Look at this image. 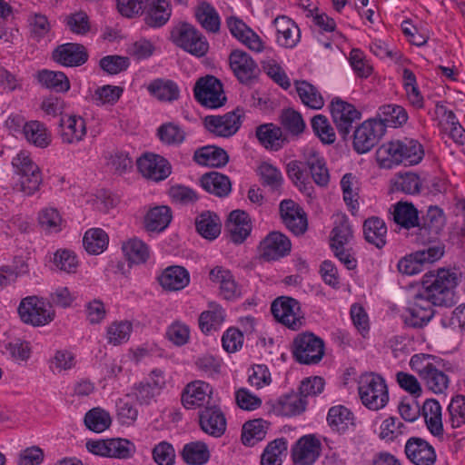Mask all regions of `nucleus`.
<instances>
[{"label":"nucleus","mask_w":465,"mask_h":465,"mask_svg":"<svg viewBox=\"0 0 465 465\" xmlns=\"http://www.w3.org/2000/svg\"><path fill=\"white\" fill-rule=\"evenodd\" d=\"M458 283L459 276L455 271L441 268L423 275L419 294L433 306L451 307L456 303Z\"/></svg>","instance_id":"obj_1"},{"label":"nucleus","mask_w":465,"mask_h":465,"mask_svg":"<svg viewBox=\"0 0 465 465\" xmlns=\"http://www.w3.org/2000/svg\"><path fill=\"white\" fill-rule=\"evenodd\" d=\"M422 144L415 139L404 138L383 143L380 147V168L392 169L401 163L419 164L424 157Z\"/></svg>","instance_id":"obj_2"},{"label":"nucleus","mask_w":465,"mask_h":465,"mask_svg":"<svg viewBox=\"0 0 465 465\" xmlns=\"http://www.w3.org/2000/svg\"><path fill=\"white\" fill-rule=\"evenodd\" d=\"M410 366L430 391L442 394L449 388L450 380L443 370L442 359L430 354H414L411 358Z\"/></svg>","instance_id":"obj_3"},{"label":"nucleus","mask_w":465,"mask_h":465,"mask_svg":"<svg viewBox=\"0 0 465 465\" xmlns=\"http://www.w3.org/2000/svg\"><path fill=\"white\" fill-rule=\"evenodd\" d=\"M15 173L18 176L13 189L25 196L35 193L42 183V175L38 165L25 152H20L12 160Z\"/></svg>","instance_id":"obj_4"},{"label":"nucleus","mask_w":465,"mask_h":465,"mask_svg":"<svg viewBox=\"0 0 465 465\" xmlns=\"http://www.w3.org/2000/svg\"><path fill=\"white\" fill-rule=\"evenodd\" d=\"M170 40L177 47L198 58L203 57L209 51L206 37L189 23L182 22L174 25L170 32Z\"/></svg>","instance_id":"obj_5"},{"label":"nucleus","mask_w":465,"mask_h":465,"mask_svg":"<svg viewBox=\"0 0 465 465\" xmlns=\"http://www.w3.org/2000/svg\"><path fill=\"white\" fill-rule=\"evenodd\" d=\"M292 352L299 363L316 364L324 355V342L312 332H302L293 339Z\"/></svg>","instance_id":"obj_6"},{"label":"nucleus","mask_w":465,"mask_h":465,"mask_svg":"<svg viewBox=\"0 0 465 465\" xmlns=\"http://www.w3.org/2000/svg\"><path fill=\"white\" fill-rule=\"evenodd\" d=\"M165 386L164 372L160 369H153L146 379L134 383L126 396L140 405L148 406L156 401Z\"/></svg>","instance_id":"obj_7"},{"label":"nucleus","mask_w":465,"mask_h":465,"mask_svg":"<svg viewBox=\"0 0 465 465\" xmlns=\"http://www.w3.org/2000/svg\"><path fill=\"white\" fill-rule=\"evenodd\" d=\"M23 322L33 326H44L54 319L52 304L36 296L24 298L18 306Z\"/></svg>","instance_id":"obj_8"},{"label":"nucleus","mask_w":465,"mask_h":465,"mask_svg":"<svg viewBox=\"0 0 465 465\" xmlns=\"http://www.w3.org/2000/svg\"><path fill=\"white\" fill-rule=\"evenodd\" d=\"M193 93L195 99L207 108L221 107L226 101L223 84L213 75L199 78L195 83Z\"/></svg>","instance_id":"obj_9"},{"label":"nucleus","mask_w":465,"mask_h":465,"mask_svg":"<svg viewBox=\"0 0 465 465\" xmlns=\"http://www.w3.org/2000/svg\"><path fill=\"white\" fill-rule=\"evenodd\" d=\"M243 116V110L236 108L223 115H208L203 123L210 133L219 137L228 138L238 132Z\"/></svg>","instance_id":"obj_10"},{"label":"nucleus","mask_w":465,"mask_h":465,"mask_svg":"<svg viewBox=\"0 0 465 465\" xmlns=\"http://www.w3.org/2000/svg\"><path fill=\"white\" fill-rule=\"evenodd\" d=\"M330 109L339 134L343 141H346L352 129L353 123L361 118V113L353 104L339 97L332 99Z\"/></svg>","instance_id":"obj_11"},{"label":"nucleus","mask_w":465,"mask_h":465,"mask_svg":"<svg viewBox=\"0 0 465 465\" xmlns=\"http://www.w3.org/2000/svg\"><path fill=\"white\" fill-rule=\"evenodd\" d=\"M226 25L231 35L250 51L260 54L265 49L262 39L239 17H227Z\"/></svg>","instance_id":"obj_12"},{"label":"nucleus","mask_w":465,"mask_h":465,"mask_svg":"<svg viewBox=\"0 0 465 465\" xmlns=\"http://www.w3.org/2000/svg\"><path fill=\"white\" fill-rule=\"evenodd\" d=\"M136 163L141 174L153 182L163 181L172 173L170 163L159 154L144 153L137 160Z\"/></svg>","instance_id":"obj_13"},{"label":"nucleus","mask_w":465,"mask_h":465,"mask_svg":"<svg viewBox=\"0 0 465 465\" xmlns=\"http://www.w3.org/2000/svg\"><path fill=\"white\" fill-rule=\"evenodd\" d=\"M271 312L279 322L288 328L297 330L302 325L300 306L293 298L282 296L275 299L272 303Z\"/></svg>","instance_id":"obj_14"},{"label":"nucleus","mask_w":465,"mask_h":465,"mask_svg":"<svg viewBox=\"0 0 465 465\" xmlns=\"http://www.w3.org/2000/svg\"><path fill=\"white\" fill-rule=\"evenodd\" d=\"M229 64L233 74L242 84H247L256 78L260 70L257 63L245 51L232 50L229 55Z\"/></svg>","instance_id":"obj_15"},{"label":"nucleus","mask_w":465,"mask_h":465,"mask_svg":"<svg viewBox=\"0 0 465 465\" xmlns=\"http://www.w3.org/2000/svg\"><path fill=\"white\" fill-rule=\"evenodd\" d=\"M302 161L313 182L320 187L328 186L330 172L323 155L314 147L308 146L302 150Z\"/></svg>","instance_id":"obj_16"},{"label":"nucleus","mask_w":465,"mask_h":465,"mask_svg":"<svg viewBox=\"0 0 465 465\" xmlns=\"http://www.w3.org/2000/svg\"><path fill=\"white\" fill-rule=\"evenodd\" d=\"M290 239L280 232H270L260 243L261 256L267 262L279 260L291 252Z\"/></svg>","instance_id":"obj_17"},{"label":"nucleus","mask_w":465,"mask_h":465,"mask_svg":"<svg viewBox=\"0 0 465 465\" xmlns=\"http://www.w3.org/2000/svg\"><path fill=\"white\" fill-rule=\"evenodd\" d=\"M213 389L209 383L194 381L186 385L182 393V403L188 410L210 406Z\"/></svg>","instance_id":"obj_18"},{"label":"nucleus","mask_w":465,"mask_h":465,"mask_svg":"<svg viewBox=\"0 0 465 465\" xmlns=\"http://www.w3.org/2000/svg\"><path fill=\"white\" fill-rule=\"evenodd\" d=\"M280 214L285 226L295 235L303 234L308 227L304 211L292 200H283L280 203Z\"/></svg>","instance_id":"obj_19"},{"label":"nucleus","mask_w":465,"mask_h":465,"mask_svg":"<svg viewBox=\"0 0 465 465\" xmlns=\"http://www.w3.org/2000/svg\"><path fill=\"white\" fill-rule=\"evenodd\" d=\"M433 305L417 293L413 303L406 310L402 315L405 324L413 328H422L434 316Z\"/></svg>","instance_id":"obj_20"},{"label":"nucleus","mask_w":465,"mask_h":465,"mask_svg":"<svg viewBox=\"0 0 465 465\" xmlns=\"http://www.w3.org/2000/svg\"><path fill=\"white\" fill-rule=\"evenodd\" d=\"M53 59L61 65L77 67L85 64L89 54L81 44L66 43L58 45L53 52Z\"/></svg>","instance_id":"obj_21"},{"label":"nucleus","mask_w":465,"mask_h":465,"mask_svg":"<svg viewBox=\"0 0 465 465\" xmlns=\"http://www.w3.org/2000/svg\"><path fill=\"white\" fill-rule=\"evenodd\" d=\"M404 450L409 460L415 465H434L437 460L434 448L419 437L410 438Z\"/></svg>","instance_id":"obj_22"},{"label":"nucleus","mask_w":465,"mask_h":465,"mask_svg":"<svg viewBox=\"0 0 465 465\" xmlns=\"http://www.w3.org/2000/svg\"><path fill=\"white\" fill-rule=\"evenodd\" d=\"M321 450V441L314 435H305L292 448V460L296 465H312L319 458Z\"/></svg>","instance_id":"obj_23"},{"label":"nucleus","mask_w":465,"mask_h":465,"mask_svg":"<svg viewBox=\"0 0 465 465\" xmlns=\"http://www.w3.org/2000/svg\"><path fill=\"white\" fill-rule=\"evenodd\" d=\"M201 429L207 434L219 438L226 430V419L216 405L205 406L199 412Z\"/></svg>","instance_id":"obj_24"},{"label":"nucleus","mask_w":465,"mask_h":465,"mask_svg":"<svg viewBox=\"0 0 465 465\" xmlns=\"http://www.w3.org/2000/svg\"><path fill=\"white\" fill-rule=\"evenodd\" d=\"M405 425L397 417L390 416L380 425V449L382 445L388 446L394 451L401 447V437Z\"/></svg>","instance_id":"obj_25"},{"label":"nucleus","mask_w":465,"mask_h":465,"mask_svg":"<svg viewBox=\"0 0 465 465\" xmlns=\"http://www.w3.org/2000/svg\"><path fill=\"white\" fill-rule=\"evenodd\" d=\"M157 280L163 290L176 292L184 289L189 284L190 274L184 267L172 265L165 268Z\"/></svg>","instance_id":"obj_26"},{"label":"nucleus","mask_w":465,"mask_h":465,"mask_svg":"<svg viewBox=\"0 0 465 465\" xmlns=\"http://www.w3.org/2000/svg\"><path fill=\"white\" fill-rule=\"evenodd\" d=\"M231 240L234 243H242L250 235L252 223L249 214L242 210L231 212L226 224Z\"/></svg>","instance_id":"obj_27"},{"label":"nucleus","mask_w":465,"mask_h":465,"mask_svg":"<svg viewBox=\"0 0 465 465\" xmlns=\"http://www.w3.org/2000/svg\"><path fill=\"white\" fill-rule=\"evenodd\" d=\"M61 138L64 143H76L86 135V124L77 115H64L60 120Z\"/></svg>","instance_id":"obj_28"},{"label":"nucleus","mask_w":465,"mask_h":465,"mask_svg":"<svg viewBox=\"0 0 465 465\" xmlns=\"http://www.w3.org/2000/svg\"><path fill=\"white\" fill-rule=\"evenodd\" d=\"M375 118L364 121L353 134V147L359 153L369 152L378 142Z\"/></svg>","instance_id":"obj_29"},{"label":"nucleus","mask_w":465,"mask_h":465,"mask_svg":"<svg viewBox=\"0 0 465 465\" xmlns=\"http://www.w3.org/2000/svg\"><path fill=\"white\" fill-rule=\"evenodd\" d=\"M420 414L424 418L428 430L438 438H442L444 433L442 423L441 406L435 399H428L423 402Z\"/></svg>","instance_id":"obj_30"},{"label":"nucleus","mask_w":465,"mask_h":465,"mask_svg":"<svg viewBox=\"0 0 465 465\" xmlns=\"http://www.w3.org/2000/svg\"><path fill=\"white\" fill-rule=\"evenodd\" d=\"M277 31V43L286 48H293L300 41L301 32L298 25L285 15L273 21Z\"/></svg>","instance_id":"obj_31"},{"label":"nucleus","mask_w":465,"mask_h":465,"mask_svg":"<svg viewBox=\"0 0 465 465\" xmlns=\"http://www.w3.org/2000/svg\"><path fill=\"white\" fill-rule=\"evenodd\" d=\"M307 401L299 393L292 392L281 396L272 403V410L277 415L295 416L305 411Z\"/></svg>","instance_id":"obj_32"},{"label":"nucleus","mask_w":465,"mask_h":465,"mask_svg":"<svg viewBox=\"0 0 465 465\" xmlns=\"http://www.w3.org/2000/svg\"><path fill=\"white\" fill-rule=\"evenodd\" d=\"M391 214L396 224L408 231L418 225L419 212L409 202L400 201L391 205Z\"/></svg>","instance_id":"obj_33"},{"label":"nucleus","mask_w":465,"mask_h":465,"mask_svg":"<svg viewBox=\"0 0 465 465\" xmlns=\"http://www.w3.org/2000/svg\"><path fill=\"white\" fill-rule=\"evenodd\" d=\"M146 8L145 23L151 27L163 26L172 15L169 0H148Z\"/></svg>","instance_id":"obj_34"},{"label":"nucleus","mask_w":465,"mask_h":465,"mask_svg":"<svg viewBox=\"0 0 465 465\" xmlns=\"http://www.w3.org/2000/svg\"><path fill=\"white\" fill-rule=\"evenodd\" d=\"M358 391L362 404L370 410H378L377 377L373 372L362 374L358 381Z\"/></svg>","instance_id":"obj_35"},{"label":"nucleus","mask_w":465,"mask_h":465,"mask_svg":"<svg viewBox=\"0 0 465 465\" xmlns=\"http://www.w3.org/2000/svg\"><path fill=\"white\" fill-rule=\"evenodd\" d=\"M194 161L204 166L223 167L229 161V155L225 150L221 147L208 145L195 151Z\"/></svg>","instance_id":"obj_36"},{"label":"nucleus","mask_w":465,"mask_h":465,"mask_svg":"<svg viewBox=\"0 0 465 465\" xmlns=\"http://www.w3.org/2000/svg\"><path fill=\"white\" fill-rule=\"evenodd\" d=\"M172 211L168 206L161 205L151 208L144 217V228L147 232H162L172 221Z\"/></svg>","instance_id":"obj_37"},{"label":"nucleus","mask_w":465,"mask_h":465,"mask_svg":"<svg viewBox=\"0 0 465 465\" xmlns=\"http://www.w3.org/2000/svg\"><path fill=\"white\" fill-rule=\"evenodd\" d=\"M201 185L206 192L218 197H225L232 191L229 177L218 172L203 174L201 178Z\"/></svg>","instance_id":"obj_38"},{"label":"nucleus","mask_w":465,"mask_h":465,"mask_svg":"<svg viewBox=\"0 0 465 465\" xmlns=\"http://www.w3.org/2000/svg\"><path fill=\"white\" fill-rule=\"evenodd\" d=\"M256 136L265 148L274 151L282 148L287 142V138L282 134V128L273 124L260 125L256 130Z\"/></svg>","instance_id":"obj_39"},{"label":"nucleus","mask_w":465,"mask_h":465,"mask_svg":"<svg viewBox=\"0 0 465 465\" xmlns=\"http://www.w3.org/2000/svg\"><path fill=\"white\" fill-rule=\"evenodd\" d=\"M420 176L412 172L398 173L390 181V192H401L405 194H417L420 192Z\"/></svg>","instance_id":"obj_40"},{"label":"nucleus","mask_w":465,"mask_h":465,"mask_svg":"<svg viewBox=\"0 0 465 465\" xmlns=\"http://www.w3.org/2000/svg\"><path fill=\"white\" fill-rule=\"evenodd\" d=\"M194 15L200 25L208 33L216 34L221 28V17L216 9L209 3L199 4Z\"/></svg>","instance_id":"obj_41"},{"label":"nucleus","mask_w":465,"mask_h":465,"mask_svg":"<svg viewBox=\"0 0 465 465\" xmlns=\"http://www.w3.org/2000/svg\"><path fill=\"white\" fill-rule=\"evenodd\" d=\"M327 422L332 430L344 433L354 426V415L342 405L333 406L328 411Z\"/></svg>","instance_id":"obj_42"},{"label":"nucleus","mask_w":465,"mask_h":465,"mask_svg":"<svg viewBox=\"0 0 465 465\" xmlns=\"http://www.w3.org/2000/svg\"><path fill=\"white\" fill-rule=\"evenodd\" d=\"M147 91L151 95L162 102H173L179 98L178 85L172 80L157 78L147 85Z\"/></svg>","instance_id":"obj_43"},{"label":"nucleus","mask_w":465,"mask_h":465,"mask_svg":"<svg viewBox=\"0 0 465 465\" xmlns=\"http://www.w3.org/2000/svg\"><path fill=\"white\" fill-rule=\"evenodd\" d=\"M125 259L130 264H142L147 262L150 256L149 246L142 240L134 237L122 244Z\"/></svg>","instance_id":"obj_44"},{"label":"nucleus","mask_w":465,"mask_h":465,"mask_svg":"<svg viewBox=\"0 0 465 465\" xmlns=\"http://www.w3.org/2000/svg\"><path fill=\"white\" fill-rule=\"evenodd\" d=\"M23 134L26 141L36 147L45 148L51 143V134L39 121H30L24 124Z\"/></svg>","instance_id":"obj_45"},{"label":"nucleus","mask_w":465,"mask_h":465,"mask_svg":"<svg viewBox=\"0 0 465 465\" xmlns=\"http://www.w3.org/2000/svg\"><path fill=\"white\" fill-rule=\"evenodd\" d=\"M195 227L200 235L209 240H214L221 232L220 219L210 211L203 212L196 217Z\"/></svg>","instance_id":"obj_46"},{"label":"nucleus","mask_w":465,"mask_h":465,"mask_svg":"<svg viewBox=\"0 0 465 465\" xmlns=\"http://www.w3.org/2000/svg\"><path fill=\"white\" fill-rule=\"evenodd\" d=\"M295 89L302 103L314 110H320L324 105V100L319 90L307 81H295Z\"/></svg>","instance_id":"obj_47"},{"label":"nucleus","mask_w":465,"mask_h":465,"mask_svg":"<svg viewBox=\"0 0 465 465\" xmlns=\"http://www.w3.org/2000/svg\"><path fill=\"white\" fill-rule=\"evenodd\" d=\"M269 425V422L262 419L245 422L242 430V442L246 446H253L262 440L267 434Z\"/></svg>","instance_id":"obj_48"},{"label":"nucleus","mask_w":465,"mask_h":465,"mask_svg":"<svg viewBox=\"0 0 465 465\" xmlns=\"http://www.w3.org/2000/svg\"><path fill=\"white\" fill-rule=\"evenodd\" d=\"M380 124L384 127L398 128L408 121L406 110L398 104H390L380 107Z\"/></svg>","instance_id":"obj_49"},{"label":"nucleus","mask_w":465,"mask_h":465,"mask_svg":"<svg viewBox=\"0 0 465 465\" xmlns=\"http://www.w3.org/2000/svg\"><path fill=\"white\" fill-rule=\"evenodd\" d=\"M38 82L48 89L56 92H67L70 89V82L63 72L41 70L36 74Z\"/></svg>","instance_id":"obj_50"},{"label":"nucleus","mask_w":465,"mask_h":465,"mask_svg":"<svg viewBox=\"0 0 465 465\" xmlns=\"http://www.w3.org/2000/svg\"><path fill=\"white\" fill-rule=\"evenodd\" d=\"M38 223L41 229L47 233H57L65 224L59 211L54 207L42 209L38 213Z\"/></svg>","instance_id":"obj_51"},{"label":"nucleus","mask_w":465,"mask_h":465,"mask_svg":"<svg viewBox=\"0 0 465 465\" xmlns=\"http://www.w3.org/2000/svg\"><path fill=\"white\" fill-rule=\"evenodd\" d=\"M182 456L190 465H203L210 459V451L203 441H192L183 446Z\"/></svg>","instance_id":"obj_52"},{"label":"nucleus","mask_w":465,"mask_h":465,"mask_svg":"<svg viewBox=\"0 0 465 465\" xmlns=\"http://www.w3.org/2000/svg\"><path fill=\"white\" fill-rule=\"evenodd\" d=\"M107 233L100 228H93L86 231L83 238V245L90 254L102 253L108 246Z\"/></svg>","instance_id":"obj_53"},{"label":"nucleus","mask_w":465,"mask_h":465,"mask_svg":"<svg viewBox=\"0 0 465 465\" xmlns=\"http://www.w3.org/2000/svg\"><path fill=\"white\" fill-rule=\"evenodd\" d=\"M112 419L108 411L100 407L93 408L84 416V424L92 431L103 432L111 425Z\"/></svg>","instance_id":"obj_54"},{"label":"nucleus","mask_w":465,"mask_h":465,"mask_svg":"<svg viewBox=\"0 0 465 465\" xmlns=\"http://www.w3.org/2000/svg\"><path fill=\"white\" fill-rule=\"evenodd\" d=\"M280 121L282 127L293 136L302 134L306 127L301 113L292 108L282 110Z\"/></svg>","instance_id":"obj_55"},{"label":"nucleus","mask_w":465,"mask_h":465,"mask_svg":"<svg viewBox=\"0 0 465 465\" xmlns=\"http://www.w3.org/2000/svg\"><path fill=\"white\" fill-rule=\"evenodd\" d=\"M311 125L314 134L324 144H332L336 140V134L329 119L323 114L314 115L311 120Z\"/></svg>","instance_id":"obj_56"},{"label":"nucleus","mask_w":465,"mask_h":465,"mask_svg":"<svg viewBox=\"0 0 465 465\" xmlns=\"http://www.w3.org/2000/svg\"><path fill=\"white\" fill-rule=\"evenodd\" d=\"M132 331L133 325L130 322H114L107 327V341L114 346L124 343L129 340Z\"/></svg>","instance_id":"obj_57"},{"label":"nucleus","mask_w":465,"mask_h":465,"mask_svg":"<svg viewBox=\"0 0 465 465\" xmlns=\"http://www.w3.org/2000/svg\"><path fill=\"white\" fill-rule=\"evenodd\" d=\"M124 89L120 86L106 84L98 87L94 94L93 101L96 105H114L122 96Z\"/></svg>","instance_id":"obj_58"},{"label":"nucleus","mask_w":465,"mask_h":465,"mask_svg":"<svg viewBox=\"0 0 465 465\" xmlns=\"http://www.w3.org/2000/svg\"><path fill=\"white\" fill-rule=\"evenodd\" d=\"M287 450V441L284 439H276L270 442L261 458L262 465H281L282 454Z\"/></svg>","instance_id":"obj_59"},{"label":"nucleus","mask_w":465,"mask_h":465,"mask_svg":"<svg viewBox=\"0 0 465 465\" xmlns=\"http://www.w3.org/2000/svg\"><path fill=\"white\" fill-rule=\"evenodd\" d=\"M224 321V312L220 307L203 312L199 317V327L204 333L216 331Z\"/></svg>","instance_id":"obj_60"},{"label":"nucleus","mask_w":465,"mask_h":465,"mask_svg":"<svg viewBox=\"0 0 465 465\" xmlns=\"http://www.w3.org/2000/svg\"><path fill=\"white\" fill-rule=\"evenodd\" d=\"M341 187L343 193V200L351 210L358 209V187L356 177L351 173H345L341 180Z\"/></svg>","instance_id":"obj_61"},{"label":"nucleus","mask_w":465,"mask_h":465,"mask_svg":"<svg viewBox=\"0 0 465 465\" xmlns=\"http://www.w3.org/2000/svg\"><path fill=\"white\" fill-rule=\"evenodd\" d=\"M258 174L261 183L271 190H278L282 183L283 178L280 170L268 163H262L258 168Z\"/></svg>","instance_id":"obj_62"},{"label":"nucleus","mask_w":465,"mask_h":465,"mask_svg":"<svg viewBox=\"0 0 465 465\" xmlns=\"http://www.w3.org/2000/svg\"><path fill=\"white\" fill-rule=\"evenodd\" d=\"M157 134L161 142L168 145H179L185 138L184 131L171 123L162 124L157 130Z\"/></svg>","instance_id":"obj_63"},{"label":"nucleus","mask_w":465,"mask_h":465,"mask_svg":"<svg viewBox=\"0 0 465 465\" xmlns=\"http://www.w3.org/2000/svg\"><path fill=\"white\" fill-rule=\"evenodd\" d=\"M450 421L452 428H460L465 423V396L456 395L448 406Z\"/></svg>","instance_id":"obj_64"}]
</instances>
